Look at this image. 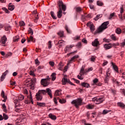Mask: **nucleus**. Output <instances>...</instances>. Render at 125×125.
Returning a JSON list of instances; mask_svg holds the SVG:
<instances>
[{
	"mask_svg": "<svg viewBox=\"0 0 125 125\" xmlns=\"http://www.w3.org/2000/svg\"><path fill=\"white\" fill-rule=\"evenodd\" d=\"M108 25H109V21L104 22L101 26L98 28L97 30L95 32V35H96L98 33H101V32L107 29V28H108Z\"/></svg>",
	"mask_w": 125,
	"mask_h": 125,
	"instance_id": "nucleus-1",
	"label": "nucleus"
},
{
	"mask_svg": "<svg viewBox=\"0 0 125 125\" xmlns=\"http://www.w3.org/2000/svg\"><path fill=\"white\" fill-rule=\"evenodd\" d=\"M83 102V100L81 99H77L74 100L71 102V104H73L75 106L76 108H79V106L82 105V103Z\"/></svg>",
	"mask_w": 125,
	"mask_h": 125,
	"instance_id": "nucleus-2",
	"label": "nucleus"
},
{
	"mask_svg": "<svg viewBox=\"0 0 125 125\" xmlns=\"http://www.w3.org/2000/svg\"><path fill=\"white\" fill-rule=\"evenodd\" d=\"M86 72V70H84V67L82 66L81 70H80V72L79 75H78L77 76V78L78 79H79V80H83V77L82 76H83V75H84V74H85Z\"/></svg>",
	"mask_w": 125,
	"mask_h": 125,
	"instance_id": "nucleus-3",
	"label": "nucleus"
},
{
	"mask_svg": "<svg viewBox=\"0 0 125 125\" xmlns=\"http://www.w3.org/2000/svg\"><path fill=\"white\" fill-rule=\"evenodd\" d=\"M41 83L43 86H47L49 84V80L48 78L43 79H42Z\"/></svg>",
	"mask_w": 125,
	"mask_h": 125,
	"instance_id": "nucleus-4",
	"label": "nucleus"
},
{
	"mask_svg": "<svg viewBox=\"0 0 125 125\" xmlns=\"http://www.w3.org/2000/svg\"><path fill=\"white\" fill-rule=\"evenodd\" d=\"M28 100H25L24 103L25 104H30V103H32V104H34V102H33V98H32V94L30 92V96H27Z\"/></svg>",
	"mask_w": 125,
	"mask_h": 125,
	"instance_id": "nucleus-5",
	"label": "nucleus"
},
{
	"mask_svg": "<svg viewBox=\"0 0 125 125\" xmlns=\"http://www.w3.org/2000/svg\"><path fill=\"white\" fill-rule=\"evenodd\" d=\"M87 27H89L90 31L92 33H93V32H94V31L95 30V26H94V25H93L92 22H88L87 23Z\"/></svg>",
	"mask_w": 125,
	"mask_h": 125,
	"instance_id": "nucleus-6",
	"label": "nucleus"
},
{
	"mask_svg": "<svg viewBox=\"0 0 125 125\" xmlns=\"http://www.w3.org/2000/svg\"><path fill=\"white\" fill-rule=\"evenodd\" d=\"M58 5H59V8H62V10L63 11H65V10H66V6L64 4H63V2L62 1H59L58 2Z\"/></svg>",
	"mask_w": 125,
	"mask_h": 125,
	"instance_id": "nucleus-7",
	"label": "nucleus"
},
{
	"mask_svg": "<svg viewBox=\"0 0 125 125\" xmlns=\"http://www.w3.org/2000/svg\"><path fill=\"white\" fill-rule=\"evenodd\" d=\"M104 99L102 98H97L94 100V103L95 104H100V103H102L103 101H104Z\"/></svg>",
	"mask_w": 125,
	"mask_h": 125,
	"instance_id": "nucleus-8",
	"label": "nucleus"
},
{
	"mask_svg": "<svg viewBox=\"0 0 125 125\" xmlns=\"http://www.w3.org/2000/svg\"><path fill=\"white\" fill-rule=\"evenodd\" d=\"M79 58V55H77L75 56H74L71 59L68 61L67 65H69V64H71L72 62H74L75 59H77V58Z\"/></svg>",
	"mask_w": 125,
	"mask_h": 125,
	"instance_id": "nucleus-9",
	"label": "nucleus"
},
{
	"mask_svg": "<svg viewBox=\"0 0 125 125\" xmlns=\"http://www.w3.org/2000/svg\"><path fill=\"white\" fill-rule=\"evenodd\" d=\"M62 84L63 85L66 84V83H68V76H67V75H64L63 78L62 79Z\"/></svg>",
	"mask_w": 125,
	"mask_h": 125,
	"instance_id": "nucleus-10",
	"label": "nucleus"
},
{
	"mask_svg": "<svg viewBox=\"0 0 125 125\" xmlns=\"http://www.w3.org/2000/svg\"><path fill=\"white\" fill-rule=\"evenodd\" d=\"M92 45L93 46H98L99 45V41L98 39H96L93 42H92Z\"/></svg>",
	"mask_w": 125,
	"mask_h": 125,
	"instance_id": "nucleus-11",
	"label": "nucleus"
},
{
	"mask_svg": "<svg viewBox=\"0 0 125 125\" xmlns=\"http://www.w3.org/2000/svg\"><path fill=\"white\" fill-rule=\"evenodd\" d=\"M46 92L47 93L48 95L50 96V98H52V91L50 88H47L46 89Z\"/></svg>",
	"mask_w": 125,
	"mask_h": 125,
	"instance_id": "nucleus-12",
	"label": "nucleus"
},
{
	"mask_svg": "<svg viewBox=\"0 0 125 125\" xmlns=\"http://www.w3.org/2000/svg\"><path fill=\"white\" fill-rule=\"evenodd\" d=\"M111 65L114 70V71L115 72H117V73H119V68L118 67V66L115 65V63H114V62H111Z\"/></svg>",
	"mask_w": 125,
	"mask_h": 125,
	"instance_id": "nucleus-13",
	"label": "nucleus"
},
{
	"mask_svg": "<svg viewBox=\"0 0 125 125\" xmlns=\"http://www.w3.org/2000/svg\"><path fill=\"white\" fill-rule=\"evenodd\" d=\"M1 42L3 44H5V43H6V42H7V38H6V36H5V35H4L1 38Z\"/></svg>",
	"mask_w": 125,
	"mask_h": 125,
	"instance_id": "nucleus-14",
	"label": "nucleus"
},
{
	"mask_svg": "<svg viewBox=\"0 0 125 125\" xmlns=\"http://www.w3.org/2000/svg\"><path fill=\"white\" fill-rule=\"evenodd\" d=\"M36 96V99L37 100H38V101H41L42 100V95L39 93V92L37 93Z\"/></svg>",
	"mask_w": 125,
	"mask_h": 125,
	"instance_id": "nucleus-15",
	"label": "nucleus"
},
{
	"mask_svg": "<svg viewBox=\"0 0 125 125\" xmlns=\"http://www.w3.org/2000/svg\"><path fill=\"white\" fill-rule=\"evenodd\" d=\"M104 47L105 48V50L110 49V48H112V44L111 43L105 44L104 45Z\"/></svg>",
	"mask_w": 125,
	"mask_h": 125,
	"instance_id": "nucleus-16",
	"label": "nucleus"
},
{
	"mask_svg": "<svg viewBox=\"0 0 125 125\" xmlns=\"http://www.w3.org/2000/svg\"><path fill=\"white\" fill-rule=\"evenodd\" d=\"M81 85L82 86H83V87H86L87 88H88V87H90V86H89V84L88 83L84 82L82 83Z\"/></svg>",
	"mask_w": 125,
	"mask_h": 125,
	"instance_id": "nucleus-17",
	"label": "nucleus"
},
{
	"mask_svg": "<svg viewBox=\"0 0 125 125\" xmlns=\"http://www.w3.org/2000/svg\"><path fill=\"white\" fill-rule=\"evenodd\" d=\"M62 91V90L59 89V90H57L55 92L54 95L55 96H59L60 94H61V92Z\"/></svg>",
	"mask_w": 125,
	"mask_h": 125,
	"instance_id": "nucleus-18",
	"label": "nucleus"
},
{
	"mask_svg": "<svg viewBox=\"0 0 125 125\" xmlns=\"http://www.w3.org/2000/svg\"><path fill=\"white\" fill-rule=\"evenodd\" d=\"M57 16L58 18H61L62 17V9L61 8H59Z\"/></svg>",
	"mask_w": 125,
	"mask_h": 125,
	"instance_id": "nucleus-19",
	"label": "nucleus"
},
{
	"mask_svg": "<svg viewBox=\"0 0 125 125\" xmlns=\"http://www.w3.org/2000/svg\"><path fill=\"white\" fill-rule=\"evenodd\" d=\"M7 73H8V71L7 70H6V72L3 73V74L0 77L1 81H3V80H4L5 76H6V75H7Z\"/></svg>",
	"mask_w": 125,
	"mask_h": 125,
	"instance_id": "nucleus-20",
	"label": "nucleus"
},
{
	"mask_svg": "<svg viewBox=\"0 0 125 125\" xmlns=\"http://www.w3.org/2000/svg\"><path fill=\"white\" fill-rule=\"evenodd\" d=\"M117 105L118 107H120V108H122V109H124L125 107V104L123 103L122 102H118L117 103Z\"/></svg>",
	"mask_w": 125,
	"mask_h": 125,
	"instance_id": "nucleus-21",
	"label": "nucleus"
},
{
	"mask_svg": "<svg viewBox=\"0 0 125 125\" xmlns=\"http://www.w3.org/2000/svg\"><path fill=\"white\" fill-rule=\"evenodd\" d=\"M48 117L50 118V119H51V120H56L57 119L56 116L52 114V113H50L48 115Z\"/></svg>",
	"mask_w": 125,
	"mask_h": 125,
	"instance_id": "nucleus-22",
	"label": "nucleus"
},
{
	"mask_svg": "<svg viewBox=\"0 0 125 125\" xmlns=\"http://www.w3.org/2000/svg\"><path fill=\"white\" fill-rule=\"evenodd\" d=\"M115 33H116V34H117V35H121V34H122V29H121V28L118 27L115 30Z\"/></svg>",
	"mask_w": 125,
	"mask_h": 125,
	"instance_id": "nucleus-23",
	"label": "nucleus"
},
{
	"mask_svg": "<svg viewBox=\"0 0 125 125\" xmlns=\"http://www.w3.org/2000/svg\"><path fill=\"white\" fill-rule=\"evenodd\" d=\"M38 93H40L41 95L43 94V95H45L46 94V90H41L38 91Z\"/></svg>",
	"mask_w": 125,
	"mask_h": 125,
	"instance_id": "nucleus-24",
	"label": "nucleus"
},
{
	"mask_svg": "<svg viewBox=\"0 0 125 125\" xmlns=\"http://www.w3.org/2000/svg\"><path fill=\"white\" fill-rule=\"evenodd\" d=\"M37 104L40 107H45V103L37 102Z\"/></svg>",
	"mask_w": 125,
	"mask_h": 125,
	"instance_id": "nucleus-25",
	"label": "nucleus"
},
{
	"mask_svg": "<svg viewBox=\"0 0 125 125\" xmlns=\"http://www.w3.org/2000/svg\"><path fill=\"white\" fill-rule=\"evenodd\" d=\"M8 9L11 11H12V10H14V5H12L11 3L9 4Z\"/></svg>",
	"mask_w": 125,
	"mask_h": 125,
	"instance_id": "nucleus-26",
	"label": "nucleus"
},
{
	"mask_svg": "<svg viewBox=\"0 0 125 125\" xmlns=\"http://www.w3.org/2000/svg\"><path fill=\"white\" fill-rule=\"evenodd\" d=\"M58 36H59V37H60L61 38H62V37H64V31H60L58 33Z\"/></svg>",
	"mask_w": 125,
	"mask_h": 125,
	"instance_id": "nucleus-27",
	"label": "nucleus"
},
{
	"mask_svg": "<svg viewBox=\"0 0 125 125\" xmlns=\"http://www.w3.org/2000/svg\"><path fill=\"white\" fill-rule=\"evenodd\" d=\"M51 77L52 78V81H55V80H56V73H52Z\"/></svg>",
	"mask_w": 125,
	"mask_h": 125,
	"instance_id": "nucleus-28",
	"label": "nucleus"
},
{
	"mask_svg": "<svg viewBox=\"0 0 125 125\" xmlns=\"http://www.w3.org/2000/svg\"><path fill=\"white\" fill-rule=\"evenodd\" d=\"M75 9L76 12H78V13L81 12V11L83 10V9H82V8H81L80 7H76L75 8Z\"/></svg>",
	"mask_w": 125,
	"mask_h": 125,
	"instance_id": "nucleus-29",
	"label": "nucleus"
},
{
	"mask_svg": "<svg viewBox=\"0 0 125 125\" xmlns=\"http://www.w3.org/2000/svg\"><path fill=\"white\" fill-rule=\"evenodd\" d=\"M34 13L35 15V22H36L37 20H39V15H38V13H37V11H35L34 12Z\"/></svg>",
	"mask_w": 125,
	"mask_h": 125,
	"instance_id": "nucleus-30",
	"label": "nucleus"
},
{
	"mask_svg": "<svg viewBox=\"0 0 125 125\" xmlns=\"http://www.w3.org/2000/svg\"><path fill=\"white\" fill-rule=\"evenodd\" d=\"M35 42V41H34V37L32 36H30L29 38H27V42Z\"/></svg>",
	"mask_w": 125,
	"mask_h": 125,
	"instance_id": "nucleus-31",
	"label": "nucleus"
},
{
	"mask_svg": "<svg viewBox=\"0 0 125 125\" xmlns=\"http://www.w3.org/2000/svg\"><path fill=\"white\" fill-rule=\"evenodd\" d=\"M19 36H17L13 38V42H18V41H19Z\"/></svg>",
	"mask_w": 125,
	"mask_h": 125,
	"instance_id": "nucleus-32",
	"label": "nucleus"
},
{
	"mask_svg": "<svg viewBox=\"0 0 125 125\" xmlns=\"http://www.w3.org/2000/svg\"><path fill=\"white\" fill-rule=\"evenodd\" d=\"M59 102L61 104H64V103H66V100L64 99H59Z\"/></svg>",
	"mask_w": 125,
	"mask_h": 125,
	"instance_id": "nucleus-33",
	"label": "nucleus"
},
{
	"mask_svg": "<svg viewBox=\"0 0 125 125\" xmlns=\"http://www.w3.org/2000/svg\"><path fill=\"white\" fill-rule=\"evenodd\" d=\"M3 119H4L5 121L8 120V116H7V115H6L5 113L3 114Z\"/></svg>",
	"mask_w": 125,
	"mask_h": 125,
	"instance_id": "nucleus-34",
	"label": "nucleus"
},
{
	"mask_svg": "<svg viewBox=\"0 0 125 125\" xmlns=\"http://www.w3.org/2000/svg\"><path fill=\"white\" fill-rule=\"evenodd\" d=\"M110 112H111V110H107L104 109L103 111V114L106 115V114H108V113H110Z\"/></svg>",
	"mask_w": 125,
	"mask_h": 125,
	"instance_id": "nucleus-35",
	"label": "nucleus"
},
{
	"mask_svg": "<svg viewBox=\"0 0 125 125\" xmlns=\"http://www.w3.org/2000/svg\"><path fill=\"white\" fill-rule=\"evenodd\" d=\"M110 37L113 41H117V37H116V36H115V35H111Z\"/></svg>",
	"mask_w": 125,
	"mask_h": 125,
	"instance_id": "nucleus-36",
	"label": "nucleus"
},
{
	"mask_svg": "<svg viewBox=\"0 0 125 125\" xmlns=\"http://www.w3.org/2000/svg\"><path fill=\"white\" fill-rule=\"evenodd\" d=\"M97 5H98L99 6H102L103 5V2H102L100 0L97 1Z\"/></svg>",
	"mask_w": 125,
	"mask_h": 125,
	"instance_id": "nucleus-37",
	"label": "nucleus"
},
{
	"mask_svg": "<svg viewBox=\"0 0 125 125\" xmlns=\"http://www.w3.org/2000/svg\"><path fill=\"white\" fill-rule=\"evenodd\" d=\"M23 99H24V96L22 94H20L19 96V100H20V101H22Z\"/></svg>",
	"mask_w": 125,
	"mask_h": 125,
	"instance_id": "nucleus-38",
	"label": "nucleus"
},
{
	"mask_svg": "<svg viewBox=\"0 0 125 125\" xmlns=\"http://www.w3.org/2000/svg\"><path fill=\"white\" fill-rule=\"evenodd\" d=\"M50 14H51V17H52L53 19H57L56 17H55V15H54V12H53V11H51L50 12Z\"/></svg>",
	"mask_w": 125,
	"mask_h": 125,
	"instance_id": "nucleus-39",
	"label": "nucleus"
},
{
	"mask_svg": "<svg viewBox=\"0 0 125 125\" xmlns=\"http://www.w3.org/2000/svg\"><path fill=\"white\" fill-rule=\"evenodd\" d=\"M93 107H94L93 105L90 104L86 106V108L87 109H93Z\"/></svg>",
	"mask_w": 125,
	"mask_h": 125,
	"instance_id": "nucleus-40",
	"label": "nucleus"
},
{
	"mask_svg": "<svg viewBox=\"0 0 125 125\" xmlns=\"http://www.w3.org/2000/svg\"><path fill=\"white\" fill-rule=\"evenodd\" d=\"M2 109H3V112H6V111H7L6 106H5V104H2Z\"/></svg>",
	"mask_w": 125,
	"mask_h": 125,
	"instance_id": "nucleus-41",
	"label": "nucleus"
},
{
	"mask_svg": "<svg viewBox=\"0 0 125 125\" xmlns=\"http://www.w3.org/2000/svg\"><path fill=\"white\" fill-rule=\"evenodd\" d=\"M11 29V27L9 25H6L5 26V30L6 31H9Z\"/></svg>",
	"mask_w": 125,
	"mask_h": 125,
	"instance_id": "nucleus-42",
	"label": "nucleus"
},
{
	"mask_svg": "<svg viewBox=\"0 0 125 125\" xmlns=\"http://www.w3.org/2000/svg\"><path fill=\"white\" fill-rule=\"evenodd\" d=\"M1 96L3 98H6V96L4 94V91L3 90H2L1 91Z\"/></svg>",
	"mask_w": 125,
	"mask_h": 125,
	"instance_id": "nucleus-43",
	"label": "nucleus"
},
{
	"mask_svg": "<svg viewBox=\"0 0 125 125\" xmlns=\"http://www.w3.org/2000/svg\"><path fill=\"white\" fill-rule=\"evenodd\" d=\"M102 17V15H97L96 17L94 19L95 21H97L99 18Z\"/></svg>",
	"mask_w": 125,
	"mask_h": 125,
	"instance_id": "nucleus-44",
	"label": "nucleus"
},
{
	"mask_svg": "<svg viewBox=\"0 0 125 125\" xmlns=\"http://www.w3.org/2000/svg\"><path fill=\"white\" fill-rule=\"evenodd\" d=\"M109 79L110 78L109 77H105V78H104V83H109Z\"/></svg>",
	"mask_w": 125,
	"mask_h": 125,
	"instance_id": "nucleus-45",
	"label": "nucleus"
},
{
	"mask_svg": "<svg viewBox=\"0 0 125 125\" xmlns=\"http://www.w3.org/2000/svg\"><path fill=\"white\" fill-rule=\"evenodd\" d=\"M28 32H29V34H30V35L34 34V31H33V30L31 28H29Z\"/></svg>",
	"mask_w": 125,
	"mask_h": 125,
	"instance_id": "nucleus-46",
	"label": "nucleus"
},
{
	"mask_svg": "<svg viewBox=\"0 0 125 125\" xmlns=\"http://www.w3.org/2000/svg\"><path fill=\"white\" fill-rule=\"evenodd\" d=\"M71 48H70V46L67 45L64 48V51H68V50H70Z\"/></svg>",
	"mask_w": 125,
	"mask_h": 125,
	"instance_id": "nucleus-47",
	"label": "nucleus"
},
{
	"mask_svg": "<svg viewBox=\"0 0 125 125\" xmlns=\"http://www.w3.org/2000/svg\"><path fill=\"white\" fill-rule=\"evenodd\" d=\"M93 83L94 84H96V83H98V79L97 78H95V79H94L93 80Z\"/></svg>",
	"mask_w": 125,
	"mask_h": 125,
	"instance_id": "nucleus-48",
	"label": "nucleus"
},
{
	"mask_svg": "<svg viewBox=\"0 0 125 125\" xmlns=\"http://www.w3.org/2000/svg\"><path fill=\"white\" fill-rule=\"evenodd\" d=\"M20 26H21V27L23 26H25V22H24V21H20Z\"/></svg>",
	"mask_w": 125,
	"mask_h": 125,
	"instance_id": "nucleus-49",
	"label": "nucleus"
},
{
	"mask_svg": "<svg viewBox=\"0 0 125 125\" xmlns=\"http://www.w3.org/2000/svg\"><path fill=\"white\" fill-rule=\"evenodd\" d=\"M104 42H111V40L109 39H106L105 38L103 39Z\"/></svg>",
	"mask_w": 125,
	"mask_h": 125,
	"instance_id": "nucleus-50",
	"label": "nucleus"
},
{
	"mask_svg": "<svg viewBox=\"0 0 125 125\" xmlns=\"http://www.w3.org/2000/svg\"><path fill=\"white\" fill-rule=\"evenodd\" d=\"M30 76H32L33 77H36V74H35V72L33 71H31L30 72Z\"/></svg>",
	"mask_w": 125,
	"mask_h": 125,
	"instance_id": "nucleus-51",
	"label": "nucleus"
},
{
	"mask_svg": "<svg viewBox=\"0 0 125 125\" xmlns=\"http://www.w3.org/2000/svg\"><path fill=\"white\" fill-rule=\"evenodd\" d=\"M49 64L51 67H54L55 63L53 62H49Z\"/></svg>",
	"mask_w": 125,
	"mask_h": 125,
	"instance_id": "nucleus-52",
	"label": "nucleus"
},
{
	"mask_svg": "<svg viewBox=\"0 0 125 125\" xmlns=\"http://www.w3.org/2000/svg\"><path fill=\"white\" fill-rule=\"evenodd\" d=\"M64 65H58V70H60V71H62L63 70V66Z\"/></svg>",
	"mask_w": 125,
	"mask_h": 125,
	"instance_id": "nucleus-53",
	"label": "nucleus"
},
{
	"mask_svg": "<svg viewBox=\"0 0 125 125\" xmlns=\"http://www.w3.org/2000/svg\"><path fill=\"white\" fill-rule=\"evenodd\" d=\"M2 10H3L4 11H5V12L6 13H9V11H8V10L7 9H6V8H2Z\"/></svg>",
	"mask_w": 125,
	"mask_h": 125,
	"instance_id": "nucleus-54",
	"label": "nucleus"
},
{
	"mask_svg": "<svg viewBox=\"0 0 125 125\" xmlns=\"http://www.w3.org/2000/svg\"><path fill=\"white\" fill-rule=\"evenodd\" d=\"M110 76H111V74L109 72H106L105 77H106V78H110Z\"/></svg>",
	"mask_w": 125,
	"mask_h": 125,
	"instance_id": "nucleus-55",
	"label": "nucleus"
},
{
	"mask_svg": "<svg viewBox=\"0 0 125 125\" xmlns=\"http://www.w3.org/2000/svg\"><path fill=\"white\" fill-rule=\"evenodd\" d=\"M52 45L51 44V41L48 42V48H51Z\"/></svg>",
	"mask_w": 125,
	"mask_h": 125,
	"instance_id": "nucleus-56",
	"label": "nucleus"
},
{
	"mask_svg": "<svg viewBox=\"0 0 125 125\" xmlns=\"http://www.w3.org/2000/svg\"><path fill=\"white\" fill-rule=\"evenodd\" d=\"M81 38V37L80 36H76V37H75L74 38H73V40H74V41H76V40H80V38Z\"/></svg>",
	"mask_w": 125,
	"mask_h": 125,
	"instance_id": "nucleus-57",
	"label": "nucleus"
},
{
	"mask_svg": "<svg viewBox=\"0 0 125 125\" xmlns=\"http://www.w3.org/2000/svg\"><path fill=\"white\" fill-rule=\"evenodd\" d=\"M93 70V68L90 67L87 69V70H86V73H88V72H90V71H92Z\"/></svg>",
	"mask_w": 125,
	"mask_h": 125,
	"instance_id": "nucleus-58",
	"label": "nucleus"
},
{
	"mask_svg": "<svg viewBox=\"0 0 125 125\" xmlns=\"http://www.w3.org/2000/svg\"><path fill=\"white\" fill-rule=\"evenodd\" d=\"M114 15H115V13H112V14H110L109 19H112V17H114Z\"/></svg>",
	"mask_w": 125,
	"mask_h": 125,
	"instance_id": "nucleus-59",
	"label": "nucleus"
},
{
	"mask_svg": "<svg viewBox=\"0 0 125 125\" xmlns=\"http://www.w3.org/2000/svg\"><path fill=\"white\" fill-rule=\"evenodd\" d=\"M65 29L67 31V32H68L69 34L71 33V30H69V28H68V26H65Z\"/></svg>",
	"mask_w": 125,
	"mask_h": 125,
	"instance_id": "nucleus-60",
	"label": "nucleus"
},
{
	"mask_svg": "<svg viewBox=\"0 0 125 125\" xmlns=\"http://www.w3.org/2000/svg\"><path fill=\"white\" fill-rule=\"evenodd\" d=\"M124 13V7H121V10H120V13L122 15V14H123V13Z\"/></svg>",
	"mask_w": 125,
	"mask_h": 125,
	"instance_id": "nucleus-61",
	"label": "nucleus"
},
{
	"mask_svg": "<svg viewBox=\"0 0 125 125\" xmlns=\"http://www.w3.org/2000/svg\"><path fill=\"white\" fill-rule=\"evenodd\" d=\"M23 93L24 94H28V90L27 89L23 90Z\"/></svg>",
	"mask_w": 125,
	"mask_h": 125,
	"instance_id": "nucleus-62",
	"label": "nucleus"
},
{
	"mask_svg": "<svg viewBox=\"0 0 125 125\" xmlns=\"http://www.w3.org/2000/svg\"><path fill=\"white\" fill-rule=\"evenodd\" d=\"M12 55V53L10 52L6 55V57H8V56H11Z\"/></svg>",
	"mask_w": 125,
	"mask_h": 125,
	"instance_id": "nucleus-63",
	"label": "nucleus"
},
{
	"mask_svg": "<svg viewBox=\"0 0 125 125\" xmlns=\"http://www.w3.org/2000/svg\"><path fill=\"white\" fill-rule=\"evenodd\" d=\"M63 42H65L63 40H60L59 41L58 43L59 44H61V43H63Z\"/></svg>",
	"mask_w": 125,
	"mask_h": 125,
	"instance_id": "nucleus-64",
	"label": "nucleus"
}]
</instances>
